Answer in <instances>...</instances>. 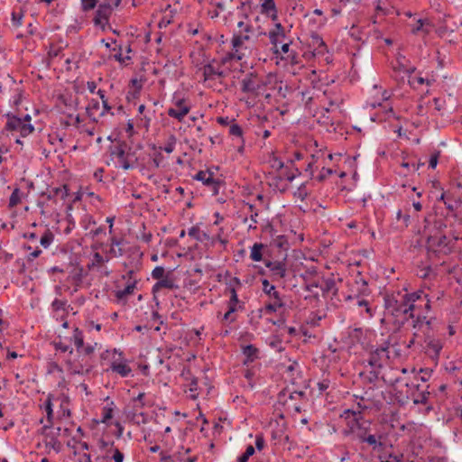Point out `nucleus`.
I'll list each match as a JSON object with an SVG mask.
<instances>
[{"instance_id": "nucleus-1", "label": "nucleus", "mask_w": 462, "mask_h": 462, "mask_svg": "<svg viewBox=\"0 0 462 462\" xmlns=\"http://www.w3.org/2000/svg\"><path fill=\"white\" fill-rule=\"evenodd\" d=\"M447 217L439 213L436 208L429 212L424 217V235L427 237L428 248L437 251H443L444 254L451 252L454 242L458 239L453 236L449 237L446 234Z\"/></svg>"}, {"instance_id": "nucleus-2", "label": "nucleus", "mask_w": 462, "mask_h": 462, "mask_svg": "<svg viewBox=\"0 0 462 462\" xmlns=\"http://www.w3.org/2000/svg\"><path fill=\"white\" fill-rule=\"evenodd\" d=\"M418 295L416 293H409L405 289L404 291H393L383 295V306L385 312L395 318L394 323L399 327L403 326L407 322L408 311H411L414 308V301Z\"/></svg>"}, {"instance_id": "nucleus-3", "label": "nucleus", "mask_w": 462, "mask_h": 462, "mask_svg": "<svg viewBox=\"0 0 462 462\" xmlns=\"http://www.w3.org/2000/svg\"><path fill=\"white\" fill-rule=\"evenodd\" d=\"M350 423L348 428L342 429L341 435L349 439L352 448L358 451V455L363 460L370 462L371 457L364 454V439L374 430L372 428V421L362 418L360 420L354 419Z\"/></svg>"}, {"instance_id": "nucleus-4", "label": "nucleus", "mask_w": 462, "mask_h": 462, "mask_svg": "<svg viewBox=\"0 0 462 462\" xmlns=\"http://www.w3.org/2000/svg\"><path fill=\"white\" fill-rule=\"evenodd\" d=\"M107 139L114 143L107 148L111 159L117 158L119 166L125 171L135 168L138 159L127 143L118 138L112 139L111 135Z\"/></svg>"}, {"instance_id": "nucleus-5", "label": "nucleus", "mask_w": 462, "mask_h": 462, "mask_svg": "<svg viewBox=\"0 0 462 462\" xmlns=\"http://www.w3.org/2000/svg\"><path fill=\"white\" fill-rule=\"evenodd\" d=\"M411 293H416L418 295L414 303V308L411 311H408L407 314V321L410 319L412 320V327L414 328H420L421 325L425 322L428 327L430 326L431 320H427L426 313H428L431 310L430 300L429 294H427L424 290H417L412 291Z\"/></svg>"}, {"instance_id": "nucleus-6", "label": "nucleus", "mask_w": 462, "mask_h": 462, "mask_svg": "<svg viewBox=\"0 0 462 462\" xmlns=\"http://www.w3.org/2000/svg\"><path fill=\"white\" fill-rule=\"evenodd\" d=\"M95 347L92 345H85L81 349V359L72 361L68 359L66 361L68 369L72 374L85 375L91 373L94 368L90 356L94 353Z\"/></svg>"}, {"instance_id": "nucleus-7", "label": "nucleus", "mask_w": 462, "mask_h": 462, "mask_svg": "<svg viewBox=\"0 0 462 462\" xmlns=\"http://www.w3.org/2000/svg\"><path fill=\"white\" fill-rule=\"evenodd\" d=\"M3 116L6 118L5 125L3 127V135L9 136L14 133H19L20 137H27L35 130L32 124L22 122L20 116L12 112H8Z\"/></svg>"}, {"instance_id": "nucleus-8", "label": "nucleus", "mask_w": 462, "mask_h": 462, "mask_svg": "<svg viewBox=\"0 0 462 462\" xmlns=\"http://www.w3.org/2000/svg\"><path fill=\"white\" fill-rule=\"evenodd\" d=\"M305 397L303 391L291 392L288 388L282 389L277 395V402L274 404L275 410L301 412V406L299 403H290L289 400L302 399Z\"/></svg>"}, {"instance_id": "nucleus-9", "label": "nucleus", "mask_w": 462, "mask_h": 462, "mask_svg": "<svg viewBox=\"0 0 462 462\" xmlns=\"http://www.w3.org/2000/svg\"><path fill=\"white\" fill-rule=\"evenodd\" d=\"M262 290L273 301L265 303L263 310L265 313L272 314L276 312L279 309L285 306V303L281 296V293L276 290L273 284H271L269 280L262 279Z\"/></svg>"}, {"instance_id": "nucleus-10", "label": "nucleus", "mask_w": 462, "mask_h": 462, "mask_svg": "<svg viewBox=\"0 0 462 462\" xmlns=\"http://www.w3.org/2000/svg\"><path fill=\"white\" fill-rule=\"evenodd\" d=\"M240 85L243 93L257 94L266 86V82L255 71H251L245 74Z\"/></svg>"}, {"instance_id": "nucleus-11", "label": "nucleus", "mask_w": 462, "mask_h": 462, "mask_svg": "<svg viewBox=\"0 0 462 462\" xmlns=\"http://www.w3.org/2000/svg\"><path fill=\"white\" fill-rule=\"evenodd\" d=\"M263 34L269 38L270 43L272 44L271 50L275 57L278 58L281 54L279 45L289 40L285 27L281 23H276L273 30H270L268 32H263Z\"/></svg>"}, {"instance_id": "nucleus-12", "label": "nucleus", "mask_w": 462, "mask_h": 462, "mask_svg": "<svg viewBox=\"0 0 462 462\" xmlns=\"http://www.w3.org/2000/svg\"><path fill=\"white\" fill-rule=\"evenodd\" d=\"M114 6L110 4V0H105L97 5L93 17V23L96 27H100L103 31L109 24L110 17L113 14Z\"/></svg>"}, {"instance_id": "nucleus-13", "label": "nucleus", "mask_w": 462, "mask_h": 462, "mask_svg": "<svg viewBox=\"0 0 462 462\" xmlns=\"http://www.w3.org/2000/svg\"><path fill=\"white\" fill-rule=\"evenodd\" d=\"M113 353L117 354L119 358L111 362L106 372L112 371L113 373L119 374L122 378L133 376V371L129 365V361L124 356V353L117 348H114Z\"/></svg>"}, {"instance_id": "nucleus-14", "label": "nucleus", "mask_w": 462, "mask_h": 462, "mask_svg": "<svg viewBox=\"0 0 462 462\" xmlns=\"http://www.w3.org/2000/svg\"><path fill=\"white\" fill-rule=\"evenodd\" d=\"M389 342L385 341V346L376 347L371 351L367 359L368 365L374 369H382L383 360L388 358Z\"/></svg>"}, {"instance_id": "nucleus-15", "label": "nucleus", "mask_w": 462, "mask_h": 462, "mask_svg": "<svg viewBox=\"0 0 462 462\" xmlns=\"http://www.w3.org/2000/svg\"><path fill=\"white\" fill-rule=\"evenodd\" d=\"M232 51L227 52L221 58L223 65L229 63L233 60H241L245 54L239 51V48L243 45L241 33H234L231 41Z\"/></svg>"}, {"instance_id": "nucleus-16", "label": "nucleus", "mask_w": 462, "mask_h": 462, "mask_svg": "<svg viewBox=\"0 0 462 462\" xmlns=\"http://www.w3.org/2000/svg\"><path fill=\"white\" fill-rule=\"evenodd\" d=\"M291 44L292 40L291 39L284 42L280 47L281 54L279 56L281 57L282 60H285L291 66L300 65L301 59L299 53L295 50L291 48Z\"/></svg>"}, {"instance_id": "nucleus-17", "label": "nucleus", "mask_w": 462, "mask_h": 462, "mask_svg": "<svg viewBox=\"0 0 462 462\" xmlns=\"http://www.w3.org/2000/svg\"><path fill=\"white\" fill-rule=\"evenodd\" d=\"M383 439V434L379 430H374L372 433L364 439V451L365 450L366 447L371 448L373 451H383L385 448Z\"/></svg>"}, {"instance_id": "nucleus-18", "label": "nucleus", "mask_w": 462, "mask_h": 462, "mask_svg": "<svg viewBox=\"0 0 462 462\" xmlns=\"http://www.w3.org/2000/svg\"><path fill=\"white\" fill-rule=\"evenodd\" d=\"M264 265L270 270L273 282H277L286 277L287 267L284 261L264 260Z\"/></svg>"}, {"instance_id": "nucleus-19", "label": "nucleus", "mask_w": 462, "mask_h": 462, "mask_svg": "<svg viewBox=\"0 0 462 462\" xmlns=\"http://www.w3.org/2000/svg\"><path fill=\"white\" fill-rule=\"evenodd\" d=\"M139 281H127L123 289H116L113 291L117 303H127L130 295L134 294Z\"/></svg>"}, {"instance_id": "nucleus-20", "label": "nucleus", "mask_w": 462, "mask_h": 462, "mask_svg": "<svg viewBox=\"0 0 462 462\" xmlns=\"http://www.w3.org/2000/svg\"><path fill=\"white\" fill-rule=\"evenodd\" d=\"M410 27L412 34H421L423 37H426L430 33L433 24L428 18H419L414 23L410 24Z\"/></svg>"}, {"instance_id": "nucleus-21", "label": "nucleus", "mask_w": 462, "mask_h": 462, "mask_svg": "<svg viewBox=\"0 0 462 462\" xmlns=\"http://www.w3.org/2000/svg\"><path fill=\"white\" fill-rule=\"evenodd\" d=\"M162 288H166V289H170V290H173V289H176L178 288V285L175 284L174 281L171 278H169V276H165L164 278L157 281L152 288V301L155 303V306L156 307H160V300L157 297V292L162 289Z\"/></svg>"}, {"instance_id": "nucleus-22", "label": "nucleus", "mask_w": 462, "mask_h": 462, "mask_svg": "<svg viewBox=\"0 0 462 462\" xmlns=\"http://www.w3.org/2000/svg\"><path fill=\"white\" fill-rule=\"evenodd\" d=\"M405 385L411 390V399L414 404H426L429 400L430 392L427 390L420 392V384L406 383Z\"/></svg>"}, {"instance_id": "nucleus-23", "label": "nucleus", "mask_w": 462, "mask_h": 462, "mask_svg": "<svg viewBox=\"0 0 462 462\" xmlns=\"http://www.w3.org/2000/svg\"><path fill=\"white\" fill-rule=\"evenodd\" d=\"M242 354L244 356L243 365L249 366L252 363L261 358V352L258 347L253 344L242 346Z\"/></svg>"}, {"instance_id": "nucleus-24", "label": "nucleus", "mask_w": 462, "mask_h": 462, "mask_svg": "<svg viewBox=\"0 0 462 462\" xmlns=\"http://www.w3.org/2000/svg\"><path fill=\"white\" fill-rule=\"evenodd\" d=\"M320 290L324 298L328 297L330 294L332 296H337L338 288L336 284V280L333 274H331L329 277H321Z\"/></svg>"}, {"instance_id": "nucleus-25", "label": "nucleus", "mask_w": 462, "mask_h": 462, "mask_svg": "<svg viewBox=\"0 0 462 462\" xmlns=\"http://www.w3.org/2000/svg\"><path fill=\"white\" fill-rule=\"evenodd\" d=\"M260 12L272 21L278 19V10L274 0H263L260 5Z\"/></svg>"}, {"instance_id": "nucleus-26", "label": "nucleus", "mask_w": 462, "mask_h": 462, "mask_svg": "<svg viewBox=\"0 0 462 462\" xmlns=\"http://www.w3.org/2000/svg\"><path fill=\"white\" fill-rule=\"evenodd\" d=\"M69 195V187L64 184L60 187L47 189L46 191L41 193V197H46L48 200H54L57 196H60L61 199H65Z\"/></svg>"}, {"instance_id": "nucleus-27", "label": "nucleus", "mask_w": 462, "mask_h": 462, "mask_svg": "<svg viewBox=\"0 0 462 462\" xmlns=\"http://www.w3.org/2000/svg\"><path fill=\"white\" fill-rule=\"evenodd\" d=\"M266 177L271 179L269 186L273 190H277L281 193H285L287 191L288 184L284 182V179L282 175H273L271 172H269Z\"/></svg>"}, {"instance_id": "nucleus-28", "label": "nucleus", "mask_w": 462, "mask_h": 462, "mask_svg": "<svg viewBox=\"0 0 462 462\" xmlns=\"http://www.w3.org/2000/svg\"><path fill=\"white\" fill-rule=\"evenodd\" d=\"M349 34L354 41L360 42L362 44H365L370 38V32L367 31V28L361 29L356 25L351 27Z\"/></svg>"}, {"instance_id": "nucleus-29", "label": "nucleus", "mask_w": 462, "mask_h": 462, "mask_svg": "<svg viewBox=\"0 0 462 462\" xmlns=\"http://www.w3.org/2000/svg\"><path fill=\"white\" fill-rule=\"evenodd\" d=\"M69 343H74L76 350L79 353V358L81 357V349L84 347V335L83 331L78 327L73 329V335L69 338H67Z\"/></svg>"}, {"instance_id": "nucleus-30", "label": "nucleus", "mask_w": 462, "mask_h": 462, "mask_svg": "<svg viewBox=\"0 0 462 462\" xmlns=\"http://www.w3.org/2000/svg\"><path fill=\"white\" fill-rule=\"evenodd\" d=\"M280 175L289 182H291L296 177L301 175V170L299 166L291 167L290 163L285 162V167L280 171Z\"/></svg>"}, {"instance_id": "nucleus-31", "label": "nucleus", "mask_w": 462, "mask_h": 462, "mask_svg": "<svg viewBox=\"0 0 462 462\" xmlns=\"http://www.w3.org/2000/svg\"><path fill=\"white\" fill-rule=\"evenodd\" d=\"M339 417L341 419L345 420V422H346L345 428H348L349 424L351 425L350 421H352V420L357 419L360 420L362 418H364V413L362 412V411H356L353 409H346L343 411V412L340 414Z\"/></svg>"}, {"instance_id": "nucleus-32", "label": "nucleus", "mask_w": 462, "mask_h": 462, "mask_svg": "<svg viewBox=\"0 0 462 462\" xmlns=\"http://www.w3.org/2000/svg\"><path fill=\"white\" fill-rule=\"evenodd\" d=\"M355 284L356 285V291L358 295L367 296L371 293L368 282L361 275V273H358L355 279Z\"/></svg>"}, {"instance_id": "nucleus-33", "label": "nucleus", "mask_w": 462, "mask_h": 462, "mask_svg": "<svg viewBox=\"0 0 462 462\" xmlns=\"http://www.w3.org/2000/svg\"><path fill=\"white\" fill-rule=\"evenodd\" d=\"M365 337L364 330L361 328H355L348 331V338L351 345L363 344Z\"/></svg>"}, {"instance_id": "nucleus-34", "label": "nucleus", "mask_w": 462, "mask_h": 462, "mask_svg": "<svg viewBox=\"0 0 462 462\" xmlns=\"http://www.w3.org/2000/svg\"><path fill=\"white\" fill-rule=\"evenodd\" d=\"M190 106H181V108L170 107L167 114L170 117L177 119L179 122H182L184 117L189 113Z\"/></svg>"}, {"instance_id": "nucleus-35", "label": "nucleus", "mask_w": 462, "mask_h": 462, "mask_svg": "<svg viewBox=\"0 0 462 462\" xmlns=\"http://www.w3.org/2000/svg\"><path fill=\"white\" fill-rule=\"evenodd\" d=\"M116 404L114 401H111L106 406L102 408V418L99 420H97V423H104L108 425L109 420L113 418L114 409Z\"/></svg>"}, {"instance_id": "nucleus-36", "label": "nucleus", "mask_w": 462, "mask_h": 462, "mask_svg": "<svg viewBox=\"0 0 462 462\" xmlns=\"http://www.w3.org/2000/svg\"><path fill=\"white\" fill-rule=\"evenodd\" d=\"M101 459H112L114 462H124L125 455L117 448L113 447L112 450H107L106 456L100 457H97L96 461H99Z\"/></svg>"}, {"instance_id": "nucleus-37", "label": "nucleus", "mask_w": 462, "mask_h": 462, "mask_svg": "<svg viewBox=\"0 0 462 462\" xmlns=\"http://www.w3.org/2000/svg\"><path fill=\"white\" fill-rule=\"evenodd\" d=\"M51 345L56 351H60L61 353L68 352L71 356L74 352L69 344L64 343L63 337L61 336H58L57 338L51 342Z\"/></svg>"}, {"instance_id": "nucleus-38", "label": "nucleus", "mask_w": 462, "mask_h": 462, "mask_svg": "<svg viewBox=\"0 0 462 462\" xmlns=\"http://www.w3.org/2000/svg\"><path fill=\"white\" fill-rule=\"evenodd\" d=\"M193 180L201 181L204 186H208L210 183H213L214 180V172L208 171H199L194 176Z\"/></svg>"}, {"instance_id": "nucleus-39", "label": "nucleus", "mask_w": 462, "mask_h": 462, "mask_svg": "<svg viewBox=\"0 0 462 462\" xmlns=\"http://www.w3.org/2000/svg\"><path fill=\"white\" fill-rule=\"evenodd\" d=\"M266 247L265 245L262 243H254L250 250V258L254 262H261L263 261V250Z\"/></svg>"}, {"instance_id": "nucleus-40", "label": "nucleus", "mask_w": 462, "mask_h": 462, "mask_svg": "<svg viewBox=\"0 0 462 462\" xmlns=\"http://www.w3.org/2000/svg\"><path fill=\"white\" fill-rule=\"evenodd\" d=\"M159 307L155 306V303L151 305V317L148 321L151 323H157V326L154 328L156 331L160 330V326L164 323L162 316L158 311Z\"/></svg>"}, {"instance_id": "nucleus-41", "label": "nucleus", "mask_w": 462, "mask_h": 462, "mask_svg": "<svg viewBox=\"0 0 462 462\" xmlns=\"http://www.w3.org/2000/svg\"><path fill=\"white\" fill-rule=\"evenodd\" d=\"M46 411L48 424L43 426V430L50 429L53 425V404L50 402V400H45L42 406H41Z\"/></svg>"}, {"instance_id": "nucleus-42", "label": "nucleus", "mask_w": 462, "mask_h": 462, "mask_svg": "<svg viewBox=\"0 0 462 462\" xmlns=\"http://www.w3.org/2000/svg\"><path fill=\"white\" fill-rule=\"evenodd\" d=\"M460 203H462V195L455 197L453 195L451 199H448V201H445L446 208L448 210V214L453 217L454 213L457 209V207H460Z\"/></svg>"}, {"instance_id": "nucleus-43", "label": "nucleus", "mask_w": 462, "mask_h": 462, "mask_svg": "<svg viewBox=\"0 0 462 462\" xmlns=\"http://www.w3.org/2000/svg\"><path fill=\"white\" fill-rule=\"evenodd\" d=\"M203 76L205 80L213 79L215 76L224 77V72L215 69L212 64L208 63L203 67Z\"/></svg>"}, {"instance_id": "nucleus-44", "label": "nucleus", "mask_w": 462, "mask_h": 462, "mask_svg": "<svg viewBox=\"0 0 462 462\" xmlns=\"http://www.w3.org/2000/svg\"><path fill=\"white\" fill-rule=\"evenodd\" d=\"M58 100L67 107L72 108L74 110L78 108L79 99L77 97H73L72 95L60 94L58 97Z\"/></svg>"}, {"instance_id": "nucleus-45", "label": "nucleus", "mask_w": 462, "mask_h": 462, "mask_svg": "<svg viewBox=\"0 0 462 462\" xmlns=\"http://www.w3.org/2000/svg\"><path fill=\"white\" fill-rule=\"evenodd\" d=\"M100 109V103L98 100L92 98L86 107V112L88 117L93 122H97V118L95 116V113Z\"/></svg>"}, {"instance_id": "nucleus-46", "label": "nucleus", "mask_w": 462, "mask_h": 462, "mask_svg": "<svg viewBox=\"0 0 462 462\" xmlns=\"http://www.w3.org/2000/svg\"><path fill=\"white\" fill-rule=\"evenodd\" d=\"M151 149L154 151L152 155V167L154 169H158L164 160V157L160 150L157 149V146L152 143L150 145Z\"/></svg>"}, {"instance_id": "nucleus-47", "label": "nucleus", "mask_w": 462, "mask_h": 462, "mask_svg": "<svg viewBox=\"0 0 462 462\" xmlns=\"http://www.w3.org/2000/svg\"><path fill=\"white\" fill-rule=\"evenodd\" d=\"M105 93L106 92L103 89H98L97 91V94L99 96V97H100V99L102 101V107H103V110L99 114V116H103L106 114H111L112 116H114V113L111 111L112 110V106L109 105V103L107 101V98L106 97Z\"/></svg>"}, {"instance_id": "nucleus-48", "label": "nucleus", "mask_w": 462, "mask_h": 462, "mask_svg": "<svg viewBox=\"0 0 462 462\" xmlns=\"http://www.w3.org/2000/svg\"><path fill=\"white\" fill-rule=\"evenodd\" d=\"M315 162H316L315 155L312 154V155H310V161L307 162L306 163H304L302 165H299V167L301 170V172L304 171V172L308 173L310 180L313 179V177H314L313 166H314Z\"/></svg>"}, {"instance_id": "nucleus-49", "label": "nucleus", "mask_w": 462, "mask_h": 462, "mask_svg": "<svg viewBox=\"0 0 462 462\" xmlns=\"http://www.w3.org/2000/svg\"><path fill=\"white\" fill-rule=\"evenodd\" d=\"M223 235H224V227H219L217 235L211 236H212L211 245H214L217 242H218L223 246V249H226V247L228 244V240L226 237H224Z\"/></svg>"}, {"instance_id": "nucleus-50", "label": "nucleus", "mask_w": 462, "mask_h": 462, "mask_svg": "<svg viewBox=\"0 0 462 462\" xmlns=\"http://www.w3.org/2000/svg\"><path fill=\"white\" fill-rule=\"evenodd\" d=\"M383 107H384V118H381V117L377 118L375 116H371V120L373 122H382V121L388 120L391 117L400 119V116H395L392 106H384Z\"/></svg>"}, {"instance_id": "nucleus-51", "label": "nucleus", "mask_w": 462, "mask_h": 462, "mask_svg": "<svg viewBox=\"0 0 462 462\" xmlns=\"http://www.w3.org/2000/svg\"><path fill=\"white\" fill-rule=\"evenodd\" d=\"M53 233L50 229H47L41 237V245L43 246L44 248H48L53 242Z\"/></svg>"}, {"instance_id": "nucleus-52", "label": "nucleus", "mask_w": 462, "mask_h": 462, "mask_svg": "<svg viewBox=\"0 0 462 462\" xmlns=\"http://www.w3.org/2000/svg\"><path fill=\"white\" fill-rule=\"evenodd\" d=\"M293 196L295 198L300 199L301 201L305 200L309 196V191L307 189V182L301 183L293 192Z\"/></svg>"}, {"instance_id": "nucleus-53", "label": "nucleus", "mask_w": 462, "mask_h": 462, "mask_svg": "<svg viewBox=\"0 0 462 462\" xmlns=\"http://www.w3.org/2000/svg\"><path fill=\"white\" fill-rule=\"evenodd\" d=\"M360 296L361 295H358V294L356 296H355V297L348 296L347 300H354V299H356V305L358 307H365V312L367 314H369V316H372V309L369 306V301L367 300H365V299H363V298L361 299Z\"/></svg>"}, {"instance_id": "nucleus-54", "label": "nucleus", "mask_w": 462, "mask_h": 462, "mask_svg": "<svg viewBox=\"0 0 462 462\" xmlns=\"http://www.w3.org/2000/svg\"><path fill=\"white\" fill-rule=\"evenodd\" d=\"M270 167L276 171H282L285 167V162L279 157L273 155L269 160Z\"/></svg>"}, {"instance_id": "nucleus-55", "label": "nucleus", "mask_w": 462, "mask_h": 462, "mask_svg": "<svg viewBox=\"0 0 462 462\" xmlns=\"http://www.w3.org/2000/svg\"><path fill=\"white\" fill-rule=\"evenodd\" d=\"M432 102L434 104V108L436 111L439 112V116L444 115V111L446 110V100L444 97H434L432 99Z\"/></svg>"}, {"instance_id": "nucleus-56", "label": "nucleus", "mask_w": 462, "mask_h": 462, "mask_svg": "<svg viewBox=\"0 0 462 462\" xmlns=\"http://www.w3.org/2000/svg\"><path fill=\"white\" fill-rule=\"evenodd\" d=\"M442 347V343L439 339H432L428 343V348L434 353L436 357H439Z\"/></svg>"}, {"instance_id": "nucleus-57", "label": "nucleus", "mask_w": 462, "mask_h": 462, "mask_svg": "<svg viewBox=\"0 0 462 462\" xmlns=\"http://www.w3.org/2000/svg\"><path fill=\"white\" fill-rule=\"evenodd\" d=\"M112 51H116V53L114 54V59L120 64H124L125 60H131V57L129 55H126L125 57L122 55V45H118L113 48Z\"/></svg>"}, {"instance_id": "nucleus-58", "label": "nucleus", "mask_w": 462, "mask_h": 462, "mask_svg": "<svg viewBox=\"0 0 462 462\" xmlns=\"http://www.w3.org/2000/svg\"><path fill=\"white\" fill-rule=\"evenodd\" d=\"M199 380L196 376H192L191 380H189V392L190 398L192 400H196L199 396Z\"/></svg>"}, {"instance_id": "nucleus-59", "label": "nucleus", "mask_w": 462, "mask_h": 462, "mask_svg": "<svg viewBox=\"0 0 462 462\" xmlns=\"http://www.w3.org/2000/svg\"><path fill=\"white\" fill-rule=\"evenodd\" d=\"M176 137L173 134H171L168 139L166 144L163 147H157V149L160 150L161 152L163 150L167 153H171L174 151Z\"/></svg>"}, {"instance_id": "nucleus-60", "label": "nucleus", "mask_w": 462, "mask_h": 462, "mask_svg": "<svg viewBox=\"0 0 462 462\" xmlns=\"http://www.w3.org/2000/svg\"><path fill=\"white\" fill-rule=\"evenodd\" d=\"M454 28L449 27L448 25H441L436 30V33L440 38H448L450 36L451 33L454 32Z\"/></svg>"}, {"instance_id": "nucleus-61", "label": "nucleus", "mask_w": 462, "mask_h": 462, "mask_svg": "<svg viewBox=\"0 0 462 462\" xmlns=\"http://www.w3.org/2000/svg\"><path fill=\"white\" fill-rule=\"evenodd\" d=\"M307 156V153L306 152H300V151H296L294 153H293V156L290 159L287 160V163H290L291 165V167H295V166H298L296 164V162H299L300 161H303L305 159V157Z\"/></svg>"}, {"instance_id": "nucleus-62", "label": "nucleus", "mask_w": 462, "mask_h": 462, "mask_svg": "<svg viewBox=\"0 0 462 462\" xmlns=\"http://www.w3.org/2000/svg\"><path fill=\"white\" fill-rule=\"evenodd\" d=\"M223 184H225L224 180L214 178L213 183L208 184L207 187L211 190L213 196H217Z\"/></svg>"}, {"instance_id": "nucleus-63", "label": "nucleus", "mask_w": 462, "mask_h": 462, "mask_svg": "<svg viewBox=\"0 0 462 462\" xmlns=\"http://www.w3.org/2000/svg\"><path fill=\"white\" fill-rule=\"evenodd\" d=\"M310 39H311V41H310V46L312 47L313 50L318 48L319 45L323 46L324 40L319 33L312 32L310 35Z\"/></svg>"}, {"instance_id": "nucleus-64", "label": "nucleus", "mask_w": 462, "mask_h": 462, "mask_svg": "<svg viewBox=\"0 0 462 462\" xmlns=\"http://www.w3.org/2000/svg\"><path fill=\"white\" fill-rule=\"evenodd\" d=\"M98 0H81V9L83 12H89L93 10L97 5Z\"/></svg>"}]
</instances>
